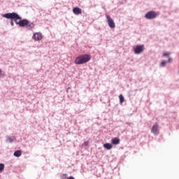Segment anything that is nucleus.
Returning <instances> with one entry per match:
<instances>
[{
	"label": "nucleus",
	"mask_w": 179,
	"mask_h": 179,
	"mask_svg": "<svg viewBox=\"0 0 179 179\" xmlns=\"http://www.w3.org/2000/svg\"><path fill=\"white\" fill-rule=\"evenodd\" d=\"M173 62V58L169 57L168 62L171 63Z\"/></svg>",
	"instance_id": "nucleus-19"
},
{
	"label": "nucleus",
	"mask_w": 179,
	"mask_h": 179,
	"mask_svg": "<svg viewBox=\"0 0 179 179\" xmlns=\"http://www.w3.org/2000/svg\"><path fill=\"white\" fill-rule=\"evenodd\" d=\"M145 17L147 19V20H153V19H155L157 17V13L155 11H153V10H151V11H149L145 15Z\"/></svg>",
	"instance_id": "nucleus-4"
},
{
	"label": "nucleus",
	"mask_w": 179,
	"mask_h": 179,
	"mask_svg": "<svg viewBox=\"0 0 179 179\" xmlns=\"http://www.w3.org/2000/svg\"><path fill=\"white\" fill-rule=\"evenodd\" d=\"M26 28L28 30H31L34 28V24L33 22H30L29 21H28L27 24L26 25Z\"/></svg>",
	"instance_id": "nucleus-10"
},
{
	"label": "nucleus",
	"mask_w": 179,
	"mask_h": 179,
	"mask_svg": "<svg viewBox=\"0 0 179 179\" xmlns=\"http://www.w3.org/2000/svg\"><path fill=\"white\" fill-rule=\"evenodd\" d=\"M3 73H2V71L0 69V77H3Z\"/></svg>",
	"instance_id": "nucleus-20"
},
{
	"label": "nucleus",
	"mask_w": 179,
	"mask_h": 179,
	"mask_svg": "<svg viewBox=\"0 0 179 179\" xmlns=\"http://www.w3.org/2000/svg\"><path fill=\"white\" fill-rule=\"evenodd\" d=\"M106 19H107V22H108V27L110 29H115V23L114 20L112 19V17L110 15H106Z\"/></svg>",
	"instance_id": "nucleus-5"
},
{
	"label": "nucleus",
	"mask_w": 179,
	"mask_h": 179,
	"mask_svg": "<svg viewBox=\"0 0 179 179\" xmlns=\"http://www.w3.org/2000/svg\"><path fill=\"white\" fill-rule=\"evenodd\" d=\"M3 17L9 19V20H14V22L17 25H19L20 27H27L28 24V20L23 19L16 13H8L3 15Z\"/></svg>",
	"instance_id": "nucleus-1"
},
{
	"label": "nucleus",
	"mask_w": 179,
	"mask_h": 179,
	"mask_svg": "<svg viewBox=\"0 0 179 179\" xmlns=\"http://www.w3.org/2000/svg\"><path fill=\"white\" fill-rule=\"evenodd\" d=\"M61 179H67L66 173H63V175L61 176Z\"/></svg>",
	"instance_id": "nucleus-15"
},
{
	"label": "nucleus",
	"mask_w": 179,
	"mask_h": 179,
	"mask_svg": "<svg viewBox=\"0 0 179 179\" xmlns=\"http://www.w3.org/2000/svg\"><path fill=\"white\" fill-rule=\"evenodd\" d=\"M103 148L109 150L113 148V145H112V144H109V143H106V144H103Z\"/></svg>",
	"instance_id": "nucleus-11"
},
{
	"label": "nucleus",
	"mask_w": 179,
	"mask_h": 179,
	"mask_svg": "<svg viewBox=\"0 0 179 179\" xmlns=\"http://www.w3.org/2000/svg\"><path fill=\"white\" fill-rule=\"evenodd\" d=\"M73 13L76 15H78L82 14V9L80 8L79 7H75L73 8Z\"/></svg>",
	"instance_id": "nucleus-8"
},
{
	"label": "nucleus",
	"mask_w": 179,
	"mask_h": 179,
	"mask_svg": "<svg viewBox=\"0 0 179 179\" xmlns=\"http://www.w3.org/2000/svg\"><path fill=\"white\" fill-rule=\"evenodd\" d=\"M13 155L15 157H20L22 155V151H20V150H17V151H15Z\"/></svg>",
	"instance_id": "nucleus-12"
},
{
	"label": "nucleus",
	"mask_w": 179,
	"mask_h": 179,
	"mask_svg": "<svg viewBox=\"0 0 179 179\" xmlns=\"http://www.w3.org/2000/svg\"><path fill=\"white\" fill-rule=\"evenodd\" d=\"M15 140V138L8 137L6 139V142L13 143Z\"/></svg>",
	"instance_id": "nucleus-14"
},
{
	"label": "nucleus",
	"mask_w": 179,
	"mask_h": 179,
	"mask_svg": "<svg viewBox=\"0 0 179 179\" xmlns=\"http://www.w3.org/2000/svg\"><path fill=\"white\" fill-rule=\"evenodd\" d=\"M171 55V52H165L163 54V56L164 57H169Z\"/></svg>",
	"instance_id": "nucleus-17"
},
{
	"label": "nucleus",
	"mask_w": 179,
	"mask_h": 179,
	"mask_svg": "<svg viewBox=\"0 0 179 179\" xmlns=\"http://www.w3.org/2000/svg\"><path fill=\"white\" fill-rule=\"evenodd\" d=\"M111 143L113 145H119L120 143V139L117 137H115L111 139Z\"/></svg>",
	"instance_id": "nucleus-9"
},
{
	"label": "nucleus",
	"mask_w": 179,
	"mask_h": 179,
	"mask_svg": "<svg viewBox=\"0 0 179 179\" xmlns=\"http://www.w3.org/2000/svg\"><path fill=\"white\" fill-rule=\"evenodd\" d=\"M91 60V55L88 54L80 55L75 59V64L82 65L89 62Z\"/></svg>",
	"instance_id": "nucleus-2"
},
{
	"label": "nucleus",
	"mask_w": 179,
	"mask_h": 179,
	"mask_svg": "<svg viewBox=\"0 0 179 179\" xmlns=\"http://www.w3.org/2000/svg\"><path fill=\"white\" fill-rule=\"evenodd\" d=\"M4 169V164H0V171Z\"/></svg>",
	"instance_id": "nucleus-16"
},
{
	"label": "nucleus",
	"mask_w": 179,
	"mask_h": 179,
	"mask_svg": "<svg viewBox=\"0 0 179 179\" xmlns=\"http://www.w3.org/2000/svg\"><path fill=\"white\" fill-rule=\"evenodd\" d=\"M120 103H123L124 102V97L122 94L119 95Z\"/></svg>",
	"instance_id": "nucleus-13"
},
{
	"label": "nucleus",
	"mask_w": 179,
	"mask_h": 179,
	"mask_svg": "<svg viewBox=\"0 0 179 179\" xmlns=\"http://www.w3.org/2000/svg\"><path fill=\"white\" fill-rule=\"evenodd\" d=\"M32 38L35 41H41L43 39V35L40 32H36L33 34Z\"/></svg>",
	"instance_id": "nucleus-7"
},
{
	"label": "nucleus",
	"mask_w": 179,
	"mask_h": 179,
	"mask_svg": "<svg viewBox=\"0 0 179 179\" xmlns=\"http://www.w3.org/2000/svg\"><path fill=\"white\" fill-rule=\"evenodd\" d=\"M151 132L155 135H158L159 134V124L155 122L151 129Z\"/></svg>",
	"instance_id": "nucleus-6"
},
{
	"label": "nucleus",
	"mask_w": 179,
	"mask_h": 179,
	"mask_svg": "<svg viewBox=\"0 0 179 179\" xmlns=\"http://www.w3.org/2000/svg\"><path fill=\"white\" fill-rule=\"evenodd\" d=\"M69 179H75V178L73 176H69Z\"/></svg>",
	"instance_id": "nucleus-22"
},
{
	"label": "nucleus",
	"mask_w": 179,
	"mask_h": 179,
	"mask_svg": "<svg viewBox=\"0 0 179 179\" xmlns=\"http://www.w3.org/2000/svg\"><path fill=\"white\" fill-rule=\"evenodd\" d=\"M166 64V61H165V60H163V61L162 62V63H161V65H162V66H165Z\"/></svg>",
	"instance_id": "nucleus-18"
},
{
	"label": "nucleus",
	"mask_w": 179,
	"mask_h": 179,
	"mask_svg": "<svg viewBox=\"0 0 179 179\" xmlns=\"http://www.w3.org/2000/svg\"><path fill=\"white\" fill-rule=\"evenodd\" d=\"M178 73H179V69H178Z\"/></svg>",
	"instance_id": "nucleus-23"
},
{
	"label": "nucleus",
	"mask_w": 179,
	"mask_h": 179,
	"mask_svg": "<svg viewBox=\"0 0 179 179\" xmlns=\"http://www.w3.org/2000/svg\"><path fill=\"white\" fill-rule=\"evenodd\" d=\"M10 25H11L12 27L14 26V22H13V21H10Z\"/></svg>",
	"instance_id": "nucleus-21"
},
{
	"label": "nucleus",
	"mask_w": 179,
	"mask_h": 179,
	"mask_svg": "<svg viewBox=\"0 0 179 179\" xmlns=\"http://www.w3.org/2000/svg\"><path fill=\"white\" fill-rule=\"evenodd\" d=\"M145 50L144 45H138L134 48V53L136 55H140L143 53Z\"/></svg>",
	"instance_id": "nucleus-3"
}]
</instances>
